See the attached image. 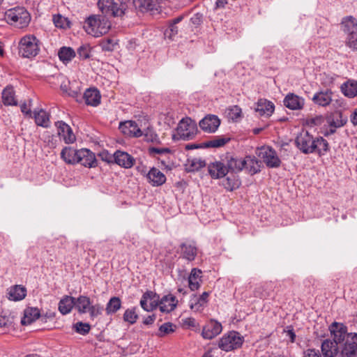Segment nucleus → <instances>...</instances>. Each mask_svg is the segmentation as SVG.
I'll return each mask as SVG.
<instances>
[{
  "label": "nucleus",
  "mask_w": 357,
  "mask_h": 357,
  "mask_svg": "<svg viewBox=\"0 0 357 357\" xmlns=\"http://www.w3.org/2000/svg\"><path fill=\"white\" fill-rule=\"evenodd\" d=\"M296 147L304 154L317 153L324 155L330 149L328 142L322 137H314L308 131H301L295 139Z\"/></svg>",
  "instance_id": "f257e3e1"
},
{
  "label": "nucleus",
  "mask_w": 357,
  "mask_h": 357,
  "mask_svg": "<svg viewBox=\"0 0 357 357\" xmlns=\"http://www.w3.org/2000/svg\"><path fill=\"white\" fill-rule=\"evenodd\" d=\"M110 27V22L103 15H91L86 19L84 25L85 31L94 37L107 33Z\"/></svg>",
  "instance_id": "f03ea898"
},
{
  "label": "nucleus",
  "mask_w": 357,
  "mask_h": 357,
  "mask_svg": "<svg viewBox=\"0 0 357 357\" xmlns=\"http://www.w3.org/2000/svg\"><path fill=\"white\" fill-rule=\"evenodd\" d=\"M40 52V41L32 34L23 36L18 43L19 55L23 58L33 59Z\"/></svg>",
  "instance_id": "7ed1b4c3"
},
{
  "label": "nucleus",
  "mask_w": 357,
  "mask_h": 357,
  "mask_svg": "<svg viewBox=\"0 0 357 357\" xmlns=\"http://www.w3.org/2000/svg\"><path fill=\"white\" fill-rule=\"evenodd\" d=\"M5 17L10 24L20 29L27 26L31 20L29 13L24 7H15L8 10L5 13Z\"/></svg>",
  "instance_id": "20e7f679"
},
{
  "label": "nucleus",
  "mask_w": 357,
  "mask_h": 357,
  "mask_svg": "<svg viewBox=\"0 0 357 357\" xmlns=\"http://www.w3.org/2000/svg\"><path fill=\"white\" fill-rule=\"evenodd\" d=\"M119 1L120 3L114 0H99L98 6L103 16L121 17L124 15L128 8L127 4L125 1Z\"/></svg>",
  "instance_id": "39448f33"
},
{
  "label": "nucleus",
  "mask_w": 357,
  "mask_h": 357,
  "mask_svg": "<svg viewBox=\"0 0 357 357\" xmlns=\"http://www.w3.org/2000/svg\"><path fill=\"white\" fill-rule=\"evenodd\" d=\"M243 341L244 338L239 333L232 331L220 338L218 347L223 351H229L240 348Z\"/></svg>",
  "instance_id": "423d86ee"
},
{
  "label": "nucleus",
  "mask_w": 357,
  "mask_h": 357,
  "mask_svg": "<svg viewBox=\"0 0 357 357\" xmlns=\"http://www.w3.org/2000/svg\"><path fill=\"white\" fill-rule=\"evenodd\" d=\"M257 155L260 158L268 168H278L281 165V160L279 158L275 149L270 146H261L256 151Z\"/></svg>",
  "instance_id": "0eeeda50"
},
{
  "label": "nucleus",
  "mask_w": 357,
  "mask_h": 357,
  "mask_svg": "<svg viewBox=\"0 0 357 357\" xmlns=\"http://www.w3.org/2000/svg\"><path fill=\"white\" fill-rule=\"evenodd\" d=\"M197 132V126L193 120L189 117L182 119L177 127V132L183 140L192 139Z\"/></svg>",
  "instance_id": "6e6552de"
},
{
  "label": "nucleus",
  "mask_w": 357,
  "mask_h": 357,
  "mask_svg": "<svg viewBox=\"0 0 357 357\" xmlns=\"http://www.w3.org/2000/svg\"><path fill=\"white\" fill-rule=\"evenodd\" d=\"M357 334L350 333L347 338L340 344V357H356Z\"/></svg>",
  "instance_id": "1a4fd4ad"
},
{
  "label": "nucleus",
  "mask_w": 357,
  "mask_h": 357,
  "mask_svg": "<svg viewBox=\"0 0 357 357\" xmlns=\"http://www.w3.org/2000/svg\"><path fill=\"white\" fill-rule=\"evenodd\" d=\"M107 162H114L119 166L128 169L133 166L135 162L134 158L126 152L116 151L113 155H109V158L106 159Z\"/></svg>",
  "instance_id": "9d476101"
},
{
  "label": "nucleus",
  "mask_w": 357,
  "mask_h": 357,
  "mask_svg": "<svg viewBox=\"0 0 357 357\" xmlns=\"http://www.w3.org/2000/svg\"><path fill=\"white\" fill-rule=\"evenodd\" d=\"M329 331L333 337V341L339 345L342 344L350 334L347 333V326L343 324L335 321L329 326Z\"/></svg>",
  "instance_id": "9b49d317"
},
{
  "label": "nucleus",
  "mask_w": 357,
  "mask_h": 357,
  "mask_svg": "<svg viewBox=\"0 0 357 357\" xmlns=\"http://www.w3.org/2000/svg\"><path fill=\"white\" fill-rule=\"evenodd\" d=\"M180 257L188 261H192L195 259L198 249L196 243L192 242L182 243L180 246Z\"/></svg>",
  "instance_id": "f8f14e48"
},
{
  "label": "nucleus",
  "mask_w": 357,
  "mask_h": 357,
  "mask_svg": "<svg viewBox=\"0 0 357 357\" xmlns=\"http://www.w3.org/2000/svg\"><path fill=\"white\" fill-rule=\"evenodd\" d=\"M78 160L77 163H79L86 167H94L97 165V160L95 154L89 149H82L78 150Z\"/></svg>",
  "instance_id": "ddd939ff"
},
{
  "label": "nucleus",
  "mask_w": 357,
  "mask_h": 357,
  "mask_svg": "<svg viewBox=\"0 0 357 357\" xmlns=\"http://www.w3.org/2000/svg\"><path fill=\"white\" fill-rule=\"evenodd\" d=\"M57 128L58 135L61 137L65 143L71 144L75 141V136L71 128L63 121H59L55 123Z\"/></svg>",
  "instance_id": "4468645a"
},
{
  "label": "nucleus",
  "mask_w": 357,
  "mask_h": 357,
  "mask_svg": "<svg viewBox=\"0 0 357 357\" xmlns=\"http://www.w3.org/2000/svg\"><path fill=\"white\" fill-rule=\"evenodd\" d=\"M119 129L124 135L129 137H139L142 136V130L133 121L120 123Z\"/></svg>",
  "instance_id": "2eb2a0df"
},
{
  "label": "nucleus",
  "mask_w": 357,
  "mask_h": 357,
  "mask_svg": "<svg viewBox=\"0 0 357 357\" xmlns=\"http://www.w3.org/2000/svg\"><path fill=\"white\" fill-rule=\"evenodd\" d=\"M222 330L220 323L211 320L203 328L202 335L204 339L211 340L219 335Z\"/></svg>",
  "instance_id": "dca6fc26"
},
{
  "label": "nucleus",
  "mask_w": 357,
  "mask_h": 357,
  "mask_svg": "<svg viewBox=\"0 0 357 357\" xmlns=\"http://www.w3.org/2000/svg\"><path fill=\"white\" fill-rule=\"evenodd\" d=\"M220 124V120L215 115H207L199 121V127L205 132H215Z\"/></svg>",
  "instance_id": "f3484780"
},
{
  "label": "nucleus",
  "mask_w": 357,
  "mask_h": 357,
  "mask_svg": "<svg viewBox=\"0 0 357 357\" xmlns=\"http://www.w3.org/2000/svg\"><path fill=\"white\" fill-rule=\"evenodd\" d=\"M208 170L212 178L218 179L225 177L228 173L226 165L221 161H215L208 165Z\"/></svg>",
  "instance_id": "a211bd4d"
},
{
  "label": "nucleus",
  "mask_w": 357,
  "mask_h": 357,
  "mask_svg": "<svg viewBox=\"0 0 357 357\" xmlns=\"http://www.w3.org/2000/svg\"><path fill=\"white\" fill-rule=\"evenodd\" d=\"M275 284L272 282H266L257 286L253 291L254 296L266 299L273 295Z\"/></svg>",
  "instance_id": "6ab92c4d"
},
{
  "label": "nucleus",
  "mask_w": 357,
  "mask_h": 357,
  "mask_svg": "<svg viewBox=\"0 0 357 357\" xmlns=\"http://www.w3.org/2000/svg\"><path fill=\"white\" fill-rule=\"evenodd\" d=\"M283 102L286 107L291 110H297L303 107L305 100L294 93H289L285 96Z\"/></svg>",
  "instance_id": "aec40b11"
},
{
  "label": "nucleus",
  "mask_w": 357,
  "mask_h": 357,
  "mask_svg": "<svg viewBox=\"0 0 357 357\" xmlns=\"http://www.w3.org/2000/svg\"><path fill=\"white\" fill-rule=\"evenodd\" d=\"M321 351L324 357L339 356L340 345L330 339H326L321 343Z\"/></svg>",
  "instance_id": "412c9836"
},
{
  "label": "nucleus",
  "mask_w": 357,
  "mask_h": 357,
  "mask_svg": "<svg viewBox=\"0 0 357 357\" xmlns=\"http://www.w3.org/2000/svg\"><path fill=\"white\" fill-rule=\"evenodd\" d=\"M244 169L250 174L254 175L261 172L262 163L254 155H247L243 159Z\"/></svg>",
  "instance_id": "4be33fe9"
},
{
  "label": "nucleus",
  "mask_w": 357,
  "mask_h": 357,
  "mask_svg": "<svg viewBox=\"0 0 357 357\" xmlns=\"http://www.w3.org/2000/svg\"><path fill=\"white\" fill-rule=\"evenodd\" d=\"M149 182L153 186H160L166 182L165 175L155 167H152L146 174Z\"/></svg>",
  "instance_id": "5701e85b"
},
{
  "label": "nucleus",
  "mask_w": 357,
  "mask_h": 357,
  "mask_svg": "<svg viewBox=\"0 0 357 357\" xmlns=\"http://www.w3.org/2000/svg\"><path fill=\"white\" fill-rule=\"evenodd\" d=\"M208 296L209 292L208 291L203 292L199 296L193 295L190 301V309L195 312L202 310L203 307L208 302Z\"/></svg>",
  "instance_id": "b1692460"
},
{
  "label": "nucleus",
  "mask_w": 357,
  "mask_h": 357,
  "mask_svg": "<svg viewBox=\"0 0 357 357\" xmlns=\"http://www.w3.org/2000/svg\"><path fill=\"white\" fill-rule=\"evenodd\" d=\"M177 305L176 297L172 294L164 296L159 303L160 310L162 312H170L173 311Z\"/></svg>",
  "instance_id": "393cba45"
},
{
  "label": "nucleus",
  "mask_w": 357,
  "mask_h": 357,
  "mask_svg": "<svg viewBox=\"0 0 357 357\" xmlns=\"http://www.w3.org/2000/svg\"><path fill=\"white\" fill-rule=\"evenodd\" d=\"M275 106L273 103L266 99H260L255 107V112L259 116H270L274 112Z\"/></svg>",
  "instance_id": "a878e982"
},
{
  "label": "nucleus",
  "mask_w": 357,
  "mask_h": 357,
  "mask_svg": "<svg viewBox=\"0 0 357 357\" xmlns=\"http://www.w3.org/2000/svg\"><path fill=\"white\" fill-rule=\"evenodd\" d=\"M78 150L70 146L64 147L61 152V158L63 161L69 165H75L78 160Z\"/></svg>",
  "instance_id": "bb28decb"
},
{
  "label": "nucleus",
  "mask_w": 357,
  "mask_h": 357,
  "mask_svg": "<svg viewBox=\"0 0 357 357\" xmlns=\"http://www.w3.org/2000/svg\"><path fill=\"white\" fill-rule=\"evenodd\" d=\"M313 102L322 107H326L332 101V92L330 90L316 93L313 98Z\"/></svg>",
  "instance_id": "cd10ccee"
},
{
  "label": "nucleus",
  "mask_w": 357,
  "mask_h": 357,
  "mask_svg": "<svg viewBox=\"0 0 357 357\" xmlns=\"http://www.w3.org/2000/svg\"><path fill=\"white\" fill-rule=\"evenodd\" d=\"M227 163L226 167L228 172H239L244 169L243 159L234 158L231 155L226 156Z\"/></svg>",
  "instance_id": "c85d7f7f"
},
{
  "label": "nucleus",
  "mask_w": 357,
  "mask_h": 357,
  "mask_svg": "<svg viewBox=\"0 0 357 357\" xmlns=\"http://www.w3.org/2000/svg\"><path fill=\"white\" fill-rule=\"evenodd\" d=\"M100 94L96 89H86L84 93L85 102L88 105L97 106L100 102Z\"/></svg>",
  "instance_id": "c756f323"
},
{
  "label": "nucleus",
  "mask_w": 357,
  "mask_h": 357,
  "mask_svg": "<svg viewBox=\"0 0 357 357\" xmlns=\"http://www.w3.org/2000/svg\"><path fill=\"white\" fill-rule=\"evenodd\" d=\"M347 122V117L344 116L341 111H335L328 118V123L331 127L340 128Z\"/></svg>",
  "instance_id": "7c9ffc66"
},
{
  "label": "nucleus",
  "mask_w": 357,
  "mask_h": 357,
  "mask_svg": "<svg viewBox=\"0 0 357 357\" xmlns=\"http://www.w3.org/2000/svg\"><path fill=\"white\" fill-rule=\"evenodd\" d=\"M75 298L70 296H63L59 303V312L65 315L70 313L75 307Z\"/></svg>",
  "instance_id": "2f4dec72"
},
{
  "label": "nucleus",
  "mask_w": 357,
  "mask_h": 357,
  "mask_svg": "<svg viewBox=\"0 0 357 357\" xmlns=\"http://www.w3.org/2000/svg\"><path fill=\"white\" fill-rule=\"evenodd\" d=\"M40 317V312L37 307H28L24 310V317L21 320L22 325H29Z\"/></svg>",
  "instance_id": "473e14b6"
},
{
  "label": "nucleus",
  "mask_w": 357,
  "mask_h": 357,
  "mask_svg": "<svg viewBox=\"0 0 357 357\" xmlns=\"http://www.w3.org/2000/svg\"><path fill=\"white\" fill-rule=\"evenodd\" d=\"M342 93L348 98H354L357 96V81L349 79L341 86Z\"/></svg>",
  "instance_id": "72a5a7b5"
},
{
  "label": "nucleus",
  "mask_w": 357,
  "mask_h": 357,
  "mask_svg": "<svg viewBox=\"0 0 357 357\" xmlns=\"http://www.w3.org/2000/svg\"><path fill=\"white\" fill-rule=\"evenodd\" d=\"M91 304V299L86 296H79L77 298H75V307L79 314L86 313Z\"/></svg>",
  "instance_id": "f704fd0d"
},
{
  "label": "nucleus",
  "mask_w": 357,
  "mask_h": 357,
  "mask_svg": "<svg viewBox=\"0 0 357 357\" xmlns=\"http://www.w3.org/2000/svg\"><path fill=\"white\" fill-rule=\"evenodd\" d=\"M342 24L343 31L347 36L357 32V20L353 16H347L343 18Z\"/></svg>",
  "instance_id": "c9c22d12"
},
{
  "label": "nucleus",
  "mask_w": 357,
  "mask_h": 357,
  "mask_svg": "<svg viewBox=\"0 0 357 357\" xmlns=\"http://www.w3.org/2000/svg\"><path fill=\"white\" fill-rule=\"evenodd\" d=\"M156 2L162 3L163 1L157 0H133L135 8L142 12L153 10L155 7Z\"/></svg>",
  "instance_id": "e433bc0d"
},
{
  "label": "nucleus",
  "mask_w": 357,
  "mask_h": 357,
  "mask_svg": "<svg viewBox=\"0 0 357 357\" xmlns=\"http://www.w3.org/2000/svg\"><path fill=\"white\" fill-rule=\"evenodd\" d=\"M230 141L229 137L216 136L213 139L205 142L201 144L202 148H218L223 146Z\"/></svg>",
  "instance_id": "4c0bfd02"
},
{
  "label": "nucleus",
  "mask_w": 357,
  "mask_h": 357,
  "mask_svg": "<svg viewBox=\"0 0 357 357\" xmlns=\"http://www.w3.org/2000/svg\"><path fill=\"white\" fill-rule=\"evenodd\" d=\"M2 100L5 105H17L15 91L13 86H6L2 91Z\"/></svg>",
  "instance_id": "58836bf2"
},
{
  "label": "nucleus",
  "mask_w": 357,
  "mask_h": 357,
  "mask_svg": "<svg viewBox=\"0 0 357 357\" xmlns=\"http://www.w3.org/2000/svg\"><path fill=\"white\" fill-rule=\"evenodd\" d=\"M33 114L35 122L38 126L43 128L50 126V115L45 110L40 109L38 112L35 110Z\"/></svg>",
  "instance_id": "ea45409f"
},
{
  "label": "nucleus",
  "mask_w": 357,
  "mask_h": 357,
  "mask_svg": "<svg viewBox=\"0 0 357 357\" xmlns=\"http://www.w3.org/2000/svg\"><path fill=\"white\" fill-rule=\"evenodd\" d=\"M26 294V290L24 287L20 285H15L10 288L8 292V298L10 301H20L22 300Z\"/></svg>",
  "instance_id": "a19ab883"
},
{
  "label": "nucleus",
  "mask_w": 357,
  "mask_h": 357,
  "mask_svg": "<svg viewBox=\"0 0 357 357\" xmlns=\"http://www.w3.org/2000/svg\"><path fill=\"white\" fill-rule=\"evenodd\" d=\"M222 184L227 191L231 192L239 188L241 181L237 176L232 174L223 180Z\"/></svg>",
  "instance_id": "79ce46f5"
},
{
  "label": "nucleus",
  "mask_w": 357,
  "mask_h": 357,
  "mask_svg": "<svg viewBox=\"0 0 357 357\" xmlns=\"http://www.w3.org/2000/svg\"><path fill=\"white\" fill-rule=\"evenodd\" d=\"M202 271L196 268L191 270L190 274L188 277V286L191 291H195L200 287L198 279L201 277Z\"/></svg>",
  "instance_id": "37998d69"
},
{
  "label": "nucleus",
  "mask_w": 357,
  "mask_h": 357,
  "mask_svg": "<svg viewBox=\"0 0 357 357\" xmlns=\"http://www.w3.org/2000/svg\"><path fill=\"white\" fill-rule=\"evenodd\" d=\"M142 136L144 139L147 142L153 144H160V138L152 127L148 126L142 130Z\"/></svg>",
  "instance_id": "c03bdc74"
},
{
  "label": "nucleus",
  "mask_w": 357,
  "mask_h": 357,
  "mask_svg": "<svg viewBox=\"0 0 357 357\" xmlns=\"http://www.w3.org/2000/svg\"><path fill=\"white\" fill-rule=\"evenodd\" d=\"M58 55L63 63H67L75 56V52L71 47H63L59 50Z\"/></svg>",
  "instance_id": "a18cd8bd"
},
{
  "label": "nucleus",
  "mask_w": 357,
  "mask_h": 357,
  "mask_svg": "<svg viewBox=\"0 0 357 357\" xmlns=\"http://www.w3.org/2000/svg\"><path fill=\"white\" fill-rule=\"evenodd\" d=\"M186 166L189 172L198 171L206 166V162L200 158H190L187 160Z\"/></svg>",
  "instance_id": "49530a36"
},
{
  "label": "nucleus",
  "mask_w": 357,
  "mask_h": 357,
  "mask_svg": "<svg viewBox=\"0 0 357 357\" xmlns=\"http://www.w3.org/2000/svg\"><path fill=\"white\" fill-rule=\"evenodd\" d=\"M121 306V301L119 297H112L106 305V312L107 314L116 313Z\"/></svg>",
  "instance_id": "de8ad7c7"
},
{
  "label": "nucleus",
  "mask_w": 357,
  "mask_h": 357,
  "mask_svg": "<svg viewBox=\"0 0 357 357\" xmlns=\"http://www.w3.org/2000/svg\"><path fill=\"white\" fill-rule=\"evenodd\" d=\"M73 329L77 333L85 335L89 333L91 330V326L88 323L78 321L73 325Z\"/></svg>",
  "instance_id": "09e8293b"
},
{
  "label": "nucleus",
  "mask_w": 357,
  "mask_h": 357,
  "mask_svg": "<svg viewBox=\"0 0 357 357\" xmlns=\"http://www.w3.org/2000/svg\"><path fill=\"white\" fill-rule=\"evenodd\" d=\"M137 319L138 315L136 313L135 308H128L123 314V320L130 324H135Z\"/></svg>",
  "instance_id": "8fccbe9b"
},
{
  "label": "nucleus",
  "mask_w": 357,
  "mask_h": 357,
  "mask_svg": "<svg viewBox=\"0 0 357 357\" xmlns=\"http://www.w3.org/2000/svg\"><path fill=\"white\" fill-rule=\"evenodd\" d=\"M176 326L171 322H166L161 325L159 328L158 336H164L165 335L173 333L175 331Z\"/></svg>",
  "instance_id": "3c124183"
},
{
  "label": "nucleus",
  "mask_w": 357,
  "mask_h": 357,
  "mask_svg": "<svg viewBox=\"0 0 357 357\" xmlns=\"http://www.w3.org/2000/svg\"><path fill=\"white\" fill-rule=\"evenodd\" d=\"M103 307L100 304L91 305L88 309L87 312H89L90 318L94 319L98 316L100 315L102 312Z\"/></svg>",
  "instance_id": "603ef678"
},
{
  "label": "nucleus",
  "mask_w": 357,
  "mask_h": 357,
  "mask_svg": "<svg viewBox=\"0 0 357 357\" xmlns=\"http://www.w3.org/2000/svg\"><path fill=\"white\" fill-rule=\"evenodd\" d=\"M346 45L350 49L357 51V31L347 36Z\"/></svg>",
  "instance_id": "864d4df0"
},
{
  "label": "nucleus",
  "mask_w": 357,
  "mask_h": 357,
  "mask_svg": "<svg viewBox=\"0 0 357 357\" xmlns=\"http://www.w3.org/2000/svg\"><path fill=\"white\" fill-rule=\"evenodd\" d=\"M116 43L113 39H103L100 43L101 48L103 51L112 52L114 50Z\"/></svg>",
  "instance_id": "5fc2aeb1"
},
{
  "label": "nucleus",
  "mask_w": 357,
  "mask_h": 357,
  "mask_svg": "<svg viewBox=\"0 0 357 357\" xmlns=\"http://www.w3.org/2000/svg\"><path fill=\"white\" fill-rule=\"evenodd\" d=\"M305 121L307 126L313 127L321 125L324 121V118L321 115H318L314 117H308Z\"/></svg>",
  "instance_id": "6e6d98bb"
},
{
  "label": "nucleus",
  "mask_w": 357,
  "mask_h": 357,
  "mask_svg": "<svg viewBox=\"0 0 357 357\" xmlns=\"http://www.w3.org/2000/svg\"><path fill=\"white\" fill-rule=\"evenodd\" d=\"M77 54L82 59H86L90 56V48L87 45H83L77 49Z\"/></svg>",
  "instance_id": "4d7b16f0"
},
{
  "label": "nucleus",
  "mask_w": 357,
  "mask_h": 357,
  "mask_svg": "<svg viewBox=\"0 0 357 357\" xmlns=\"http://www.w3.org/2000/svg\"><path fill=\"white\" fill-rule=\"evenodd\" d=\"M178 28L174 24L169 23V27L165 31V36L170 39H174V37L177 35Z\"/></svg>",
  "instance_id": "13d9d810"
},
{
  "label": "nucleus",
  "mask_w": 357,
  "mask_h": 357,
  "mask_svg": "<svg viewBox=\"0 0 357 357\" xmlns=\"http://www.w3.org/2000/svg\"><path fill=\"white\" fill-rule=\"evenodd\" d=\"M148 152L149 155L154 156L156 154H165L169 153L171 150L169 148H156V147H149L148 149Z\"/></svg>",
  "instance_id": "bf43d9fd"
},
{
  "label": "nucleus",
  "mask_w": 357,
  "mask_h": 357,
  "mask_svg": "<svg viewBox=\"0 0 357 357\" xmlns=\"http://www.w3.org/2000/svg\"><path fill=\"white\" fill-rule=\"evenodd\" d=\"M241 109L237 106H233L229 109V115L230 118L233 120L237 119L241 116Z\"/></svg>",
  "instance_id": "052dcab7"
},
{
  "label": "nucleus",
  "mask_w": 357,
  "mask_h": 357,
  "mask_svg": "<svg viewBox=\"0 0 357 357\" xmlns=\"http://www.w3.org/2000/svg\"><path fill=\"white\" fill-rule=\"evenodd\" d=\"M53 21L56 27L63 28L64 27V22L66 19L63 17L61 15H54L53 17Z\"/></svg>",
  "instance_id": "680f3d73"
},
{
  "label": "nucleus",
  "mask_w": 357,
  "mask_h": 357,
  "mask_svg": "<svg viewBox=\"0 0 357 357\" xmlns=\"http://www.w3.org/2000/svg\"><path fill=\"white\" fill-rule=\"evenodd\" d=\"M303 357H321L319 351L314 349H309L304 352Z\"/></svg>",
  "instance_id": "e2e57ef3"
},
{
  "label": "nucleus",
  "mask_w": 357,
  "mask_h": 357,
  "mask_svg": "<svg viewBox=\"0 0 357 357\" xmlns=\"http://www.w3.org/2000/svg\"><path fill=\"white\" fill-rule=\"evenodd\" d=\"M142 297H144V299H146L147 301H150L154 300L155 298H158V295L156 293L152 291H147L142 295Z\"/></svg>",
  "instance_id": "0e129e2a"
},
{
  "label": "nucleus",
  "mask_w": 357,
  "mask_h": 357,
  "mask_svg": "<svg viewBox=\"0 0 357 357\" xmlns=\"http://www.w3.org/2000/svg\"><path fill=\"white\" fill-rule=\"evenodd\" d=\"M202 21V15L199 13L195 14L191 18L190 22L195 25H199Z\"/></svg>",
  "instance_id": "69168bd1"
},
{
  "label": "nucleus",
  "mask_w": 357,
  "mask_h": 357,
  "mask_svg": "<svg viewBox=\"0 0 357 357\" xmlns=\"http://www.w3.org/2000/svg\"><path fill=\"white\" fill-rule=\"evenodd\" d=\"M148 301L146 299H144V297H142L140 301V305L141 307L147 312L152 311V307H150L149 306V304L147 303Z\"/></svg>",
  "instance_id": "338daca9"
},
{
  "label": "nucleus",
  "mask_w": 357,
  "mask_h": 357,
  "mask_svg": "<svg viewBox=\"0 0 357 357\" xmlns=\"http://www.w3.org/2000/svg\"><path fill=\"white\" fill-rule=\"evenodd\" d=\"M155 319L156 316L155 314L149 315L144 319L143 323L145 325H152Z\"/></svg>",
  "instance_id": "774afa93"
}]
</instances>
